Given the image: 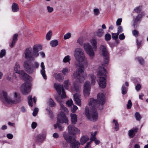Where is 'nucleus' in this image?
<instances>
[{"instance_id": "obj_1", "label": "nucleus", "mask_w": 148, "mask_h": 148, "mask_svg": "<svg viewBox=\"0 0 148 148\" xmlns=\"http://www.w3.org/2000/svg\"><path fill=\"white\" fill-rule=\"evenodd\" d=\"M105 102V96L102 93L98 94L97 100L90 99L89 104L92 108L89 110L88 107H86L85 108V113L87 118L91 121L97 120L98 119V114L95 107H97L100 104L103 105Z\"/></svg>"}, {"instance_id": "obj_2", "label": "nucleus", "mask_w": 148, "mask_h": 148, "mask_svg": "<svg viewBox=\"0 0 148 148\" xmlns=\"http://www.w3.org/2000/svg\"><path fill=\"white\" fill-rule=\"evenodd\" d=\"M74 56L75 58L79 64H77L75 63V64L77 66H79V63L83 62V65L86 67L88 64V61L86 57L84 51L82 49L78 47L76 48L74 52Z\"/></svg>"}, {"instance_id": "obj_3", "label": "nucleus", "mask_w": 148, "mask_h": 148, "mask_svg": "<svg viewBox=\"0 0 148 148\" xmlns=\"http://www.w3.org/2000/svg\"><path fill=\"white\" fill-rule=\"evenodd\" d=\"M86 75L84 73L83 70L79 69L77 71L74 72L72 75V77L74 79H77L81 82L85 79V77Z\"/></svg>"}, {"instance_id": "obj_4", "label": "nucleus", "mask_w": 148, "mask_h": 148, "mask_svg": "<svg viewBox=\"0 0 148 148\" xmlns=\"http://www.w3.org/2000/svg\"><path fill=\"white\" fill-rule=\"evenodd\" d=\"M20 66L19 64L17 62L16 63L14 68L15 72L18 74H19L24 79H29V76L23 70H20Z\"/></svg>"}, {"instance_id": "obj_5", "label": "nucleus", "mask_w": 148, "mask_h": 148, "mask_svg": "<svg viewBox=\"0 0 148 148\" xmlns=\"http://www.w3.org/2000/svg\"><path fill=\"white\" fill-rule=\"evenodd\" d=\"M84 50L90 57L92 58L94 56V53L92 46L88 43H86L84 44Z\"/></svg>"}, {"instance_id": "obj_6", "label": "nucleus", "mask_w": 148, "mask_h": 148, "mask_svg": "<svg viewBox=\"0 0 148 148\" xmlns=\"http://www.w3.org/2000/svg\"><path fill=\"white\" fill-rule=\"evenodd\" d=\"M54 87L59 95H60L61 92H62L61 96L62 99L66 97V94L64 92L63 85L55 83L54 84Z\"/></svg>"}, {"instance_id": "obj_7", "label": "nucleus", "mask_w": 148, "mask_h": 148, "mask_svg": "<svg viewBox=\"0 0 148 148\" xmlns=\"http://www.w3.org/2000/svg\"><path fill=\"white\" fill-rule=\"evenodd\" d=\"M100 49L102 51V55L105 60L104 61V64H102V67L105 66L106 65H107L108 63V59L109 58L108 53L107 52L105 46L101 45L100 47Z\"/></svg>"}, {"instance_id": "obj_8", "label": "nucleus", "mask_w": 148, "mask_h": 148, "mask_svg": "<svg viewBox=\"0 0 148 148\" xmlns=\"http://www.w3.org/2000/svg\"><path fill=\"white\" fill-rule=\"evenodd\" d=\"M24 57L26 59L30 60H34L35 58L33 56L32 52V49L31 47L27 48L26 49L24 52Z\"/></svg>"}, {"instance_id": "obj_9", "label": "nucleus", "mask_w": 148, "mask_h": 148, "mask_svg": "<svg viewBox=\"0 0 148 148\" xmlns=\"http://www.w3.org/2000/svg\"><path fill=\"white\" fill-rule=\"evenodd\" d=\"M30 84L28 83H24L21 86V90L22 94L26 95L28 94L30 91Z\"/></svg>"}, {"instance_id": "obj_10", "label": "nucleus", "mask_w": 148, "mask_h": 148, "mask_svg": "<svg viewBox=\"0 0 148 148\" xmlns=\"http://www.w3.org/2000/svg\"><path fill=\"white\" fill-rule=\"evenodd\" d=\"M68 128L69 133L70 135H74L80 133V130L73 125H70Z\"/></svg>"}, {"instance_id": "obj_11", "label": "nucleus", "mask_w": 148, "mask_h": 148, "mask_svg": "<svg viewBox=\"0 0 148 148\" xmlns=\"http://www.w3.org/2000/svg\"><path fill=\"white\" fill-rule=\"evenodd\" d=\"M91 87L89 82H86L84 85L83 92L85 97H88L90 94Z\"/></svg>"}, {"instance_id": "obj_12", "label": "nucleus", "mask_w": 148, "mask_h": 148, "mask_svg": "<svg viewBox=\"0 0 148 148\" xmlns=\"http://www.w3.org/2000/svg\"><path fill=\"white\" fill-rule=\"evenodd\" d=\"M107 71L104 67L99 66L97 76L98 78H106V76Z\"/></svg>"}, {"instance_id": "obj_13", "label": "nucleus", "mask_w": 148, "mask_h": 148, "mask_svg": "<svg viewBox=\"0 0 148 148\" xmlns=\"http://www.w3.org/2000/svg\"><path fill=\"white\" fill-rule=\"evenodd\" d=\"M65 115L59 114L57 118V121H59V123H66L68 125V120Z\"/></svg>"}, {"instance_id": "obj_14", "label": "nucleus", "mask_w": 148, "mask_h": 148, "mask_svg": "<svg viewBox=\"0 0 148 148\" xmlns=\"http://www.w3.org/2000/svg\"><path fill=\"white\" fill-rule=\"evenodd\" d=\"M42 46L41 45H34L33 47V55L35 58H36L39 56L38 52L42 49Z\"/></svg>"}, {"instance_id": "obj_15", "label": "nucleus", "mask_w": 148, "mask_h": 148, "mask_svg": "<svg viewBox=\"0 0 148 148\" xmlns=\"http://www.w3.org/2000/svg\"><path fill=\"white\" fill-rule=\"evenodd\" d=\"M32 62L29 60H26L24 62L23 66L25 69L26 71L29 73H30L31 68Z\"/></svg>"}, {"instance_id": "obj_16", "label": "nucleus", "mask_w": 148, "mask_h": 148, "mask_svg": "<svg viewBox=\"0 0 148 148\" xmlns=\"http://www.w3.org/2000/svg\"><path fill=\"white\" fill-rule=\"evenodd\" d=\"M106 78H98V83L99 86L102 88H105L106 85Z\"/></svg>"}, {"instance_id": "obj_17", "label": "nucleus", "mask_w": 148, "mask_h": 148, "mask_svg": "<svg viewBox=\"0 0 148 148\" xmlns=\"http://www.w3.org/2000/svg\"><path fill=\"white\" fill-rule=\"evenodd\" d=\"M142 17L141 14H139L134 19L133 25L134 27L138 25V22H140Z\"/></svg>"}, {"instance_id": "obj_18", "label": "nucleus", "mask_w": 148, "mask_h": 148, "mask_svg": "<svg viewBox=\"0 0 148 148\" xmlns=\"http://www.w3.org/2000/svg\"><path fill=\"white\" fill-rule=\"evenodd\" d=\"M74 101L76 104L79 106H81V99H80V95L78 94H75L73 96Z\"/></svg>"}, {"instance_id": "obj_19", "label": "nucleus", "mask_w": 148, "mask_h": 148, "mask_svg": "<svg viewBox=\"0 0 148 148\" xmlns=\"http://www.w3.org/2000/svg\"><path fill=\"white\" fill-rule=\"evenodd\" d=\"M40 67L42 69L40 70V73L42 75V77L45 79H46L47 78V76L45 74V67L43 62H42L41 63Z\"/></svg>"}, {"instance_id": "obj_20", "label": "nucleus", "mask_w": 148, "mask_h": 148, "mask_svg": "<svg viewBox=\"0 0 148 148\" xmlns=\"http://www.w3.org/2000/svg\"><path fill=\"white\" fill-rule=\"evenodd\" d=\"M53 77L55 79L59 82H62L64 78L62 76L61 73H55L53 75Z\"/></svg>"}, {"instance_id": "obj_21", "label": "nucleus", "mask_w": 148, "mask_h": 148, "mask_svg": "<svg viewBox=\"0 0 148 148\" xmlns=\"http://www.w3.org/2000/svg\"><path fill=\"white\" fill-rule=\"evenodd\" d=\"M63 136L66 141L69 143H73L75 141V138L72 137L66 134H63Z\"/></svg>"}, {"instance_id": "obj_22", "label": "nucleus", "mask_w": 148, "mask_h": 148, "mask_svg": "<svg viewBox=\"0 0 148 148\" xmlns=\"http://www.w3.org/2000/svg\"><path fill=\"white\" fill-rule=\"evenodd\" d=\"M39 66V64L37 62H34V63L32 62L30 73H33L34 71L36 69L38 68Z\"/></svg>"}, {"instance_id": "obj_23", "label": "nucleus", "mask_w": 148, "mask_h": 148, "mask_svg": "<svg viewBox=\"0 0 148 148\" xmlns=\"http://www.w3.org/2000/svg\"><path fill=\"white\" fill-rule=\"evenodd\" d=\"M45 137L42 134H39L36 137V142L39 143H42L45 139Z\"/></svg>"}, {"instance_id": "obj_24", "label": "nucleus", "mask_w": 148, "mask_h": 148, "mask_svg": "<svg viewBox=\"0 0 148 148\" xmlns=\"http://www.w3.org/2000/svg\"><path fill=\"white\" fill-rule=\"evenodd\" d=\"M60 110L63 114H67L68 112V110L67 108L61 103H60Z\"/></svg>"}, {"instance_id": "obj_25", "label": "nucleus", "mask_w": 148, "mask_h": 148, "mask_svg": "<svg viewBox=\"0 0 148 148\" xmlns=\"http://www.w3.org/2000/svg\"><path fill=\"white\" fill-rule=\"evenodd\" d=\"M138 129L136 128L129 131L128 135L130 138L133 137L135 135V133L137 132Z\"/></svg>"}, {"instance_id": "obj_26", "label": "nucleus", "mask_w": 148, "mask_h": 148, "mask_svg": "<svg viewBox=\"0 0 148 148\" xmlns=\"http://www.w3.org/2000/svg\"><path fill=\"white\" fill-rule=\"evenodd\" d=\"M71 123L72 124H75L77 121V116L74 114H71Z\"/></svg>"}, {"instance_id": "obj_27", "label": "nucleus", "mask_w": 148, "mask_h": 148, "mask_svg": "<svg viewBox=\"0 0 148 148\" xmlns=\"http://www.w3.org/2000/svg\"><path fill=\"white\" fill-rule=\"evenodd\" d=\"M89 137L87 135L83 136L80 139L81 144L82 145H84L89 140Z\"/></svg>"}, {"instance_id": "obj_28", "label": "nucleus", "mask_w": 148, "mask_h": 148, "mask_svg": "<svg viewBox=\"0 0 148 148\" xmlns=\"http://www.w3.org/2000/svg\"><path fill=\"white\" fill-rule=\"evenodd\" d=\"M54 127L55 129L58 128L59 130L60 131H62L64 128V126L61 125L59 121L57 122L56 124L54 125Z\"/></svg>"}, {"instance_id": "obj_29", "label": "nucleus", "mask_w": 148, "mask_h": 148, "mask_svg": "<svg viewBox=\"0 0 148 148\" xmlns=\"http://www.w3.org/2000/svg\"><path fill=\"white\" fill-rule=\"evenodd\" d=\"M71 144V146L72 148H78L80 144L78 142L76 141L75 139V141L73 143H70Z\"/></svg>"}, {"instance_id": "obj_30", "label": "nucleus", "mask_w": 148, "mask_h": 148, "mask_svg": "<svg viewBox=\"0 0 148 148\" xmlns=\"http://www.w3.org/2000/svg\"><path fill=\"white\" fill-rule=\"evenodd\" d=\"M18 36V34H15L14 35L13 37V40L12 43L10 47H11L12 48L14 46V45L15 44L17 40V38Z\"/></svg>"}, {"instance_id": "obj_31", "label": "nucleus", "mask_w": 148, "mask_h": 148, "mask_svg": "<svg viewBox=\"0 0 148 148\" xmlns=\"http://www.w3.org/2000/svg\"><path fill=\"white\" fill-rule=\"evenodd\" d=\"M104 34L103 30L101 29H99L96 32V35L99 37L103 36Z\"/></svg>"}, {"instance_id": "obj_32", "label": "nucleus", "mask_w": 148, "mask_h": 148, "mask_svg": "<svg viewBox=\"0 0 148 148\" xmlns=\"http://www.w3.org/2000/svg\"><path fill=\"white\" fill-rule=\"evenodd\" d=\"M12 10L14 12H17L18 11L19 8L16 3H14L12 6Z\"/></svg>"}, {"instance_id": "obj_33", "label": "nucleus", "mask_w": 148, "mask_h": 148, "mask_svg": "<svg viewBox=\"0 0 148 148\" xmlns=\"http://www.w3.org/2000/svg\"><path fill=\"white\" fill-rule=\"evenodd\" d=\"M90 43L92 45L93 49L96 50L97 47V42L96 40L95 39H93L91 40Z\"/></svg>"}, {"instance_id": "obj_34", "label": "nucleus", "mask_w": 148, "mask_h": 148, "mask_svg": "<svg viewBox=\"0 0 148 148\" xmlns=\"http://www.w3.org/2000/svg\"><path fill=\"white\" fill-rule=\"evenodd\" d=\"M47 104L51 107H53L56 106V103L54 102L53 100L51 98L49 99Z\"/></svg>"}, {"instance_id": "obj_35", "label": "nucleus", "mask_w": 148, "mask_h": 148, "mask_svg": "<svg viewBox=\"0 0 148 148\" xmlns=\"http://www.w3.org/2000/svg\"><path fill=\"white\" fill-rule=\"evenodd\" d=\"M58 41L57 40H54L51 41L50 42V44L52 47H55L58 44Z\"/></svg>"}, {"instance_id": "obj_36", "label": "nucleus", "mask_w": 148, "mask_h": 148, "mask_svg": "<svg viewBox=\"0 0 148 148\" xmlns=\"http://www.w3.org/2000/svg\"><path fill=\"white\" fill-rule=\"evenodd\" d=\"M84 39L82 36L80 37L77 40V42L80 45H82L84 42Z\"/></svg>"}, {"instance_id": "obj_37", "label": "nucleus", "mask_w": 148, "mask_h": 148, "mask_svg": "<svg viewBox=\"0 0 148 148\" xmlns=\"http://www.w3.org/2000/svg\"><path fill=\"white\" fill-rule=\"evenodd\" d=\"M113 123H114L115 124L114 129L116 131H118L119 129V124L116 120L114 119L113 121Z\"/></svg>"}, {"instance_id": "obj_38", "label": "nucleus", "mask_w": 148, "mask_h": 148, "mask_svg": "<svg viewBox=\"0 0 148 148\" xmlns=\"http://www.w3.org/2000/svg\"><path fill=\"white\" fill-rule=\"evenodd\" d=\"M52 35V32L51 31H49L47 34L46 36V38L48 40H50Z\"/></svg>"}, {"instance_id": "obj_39", "label": "nucleus", "mask_w": 148, "mask_h": 148, "mask_svg": "<svg viewBox=\"0 0 148 148\" xmlns=\"http://www.w3.org/2000/svg\"><path fill=\"white\" fill-rule=\"evenodd\" d=\"M32 95H29L28 98V103L29 106H32L33 104L32 103Z\"/></svg>"}, {"instance_id": "obj_40", "label": "nucleus", "mask_w": 148, "mask_h": 148, "mask_svg": "<svg viewBox=\"0 0 148 148\" xmlns=\"http://www.w3.org/2000/svg\"><path fill=\"white\" fill-rule=\"evenodd\" d=\"M90 77L91 79V84L93 85L95 84V76L93 75H90Z\"/></svg>"}, {"instance_id": "obj_41", "label": "nucleus", "mask_w": 148, "mask_h": 148, "mask_svg": "<svg viewBox=\"0 0 148 148\" xmlns=\"http://www.w3.org/2000/svg\"><path fill=\"white\" fill-rule=\"evenodd\" d=\"M64 87L66 89H68L70 83L69 82V80H65L64 82Z\"/></svg>"}, {"instance_id": "obj_42", "label": "nucleus", "mask_w": 148, "mask_h": 148, "mask_svg": "<svg viewBox=\"0 0 148 148\" xmlns=\"http://www.w3.org/2000/svg\"><path fill=\"white\" fill-rule=\"evenodd\" d=\"M70 60V57L68 55L64 57L63 60V62L65 63L69 62Z\"/></svg>"}, {"instance_id": "obj_43", "label": "nucleus", "mask_w": 148, "mask_h": 148, "mask_svg": "<svg viewBox=\"0 0 148 148\" xmlns=\"http://www.w3.org/2000/svg\"><path fill=\"white\" fill-rule=\"evenodd\" d=\"M135 116L136 120L140 121V120L141 117L139 113L138 112H136L135 113Z\"/></svg>"}, {"instance_id": "obj_44", "label": "nucleus", "mask_w": 148, "mask_h": 148, "mask_svg": "<svg viewBox=\"0 0 148 148\" xmlns=\"http://www.w3.org/2000/svg\"><path fill=\"white\" fill-rule=\"evenodd\" d=\"M119 35V33H112V37L113 39L116 40L118 38V36Z\"/></svg>"}, {"instance_id": "obj_45", "label": "nucleus", "mask_w": 148, "mask_h": 148, "mask_svg": "<svg viewBox=\"0 0 148 148\" xmlns=\"http://www.w3.org/2000/svg\"><path fill=\"white\" fill-rule=\"evenodd\" d=\"M127 89L125 88L124 86H123L122 88V94L125 95L127 93Z\"/></svg>"}, {"instance_id": "obj_46", "label": "nucleus", "mask_w": 148, "mask_h": 148, "mask_svg": "<svg viewBox=\"0 0 148 148\" xmlns=\"http://www.w3.org/2000/svg\"><path fill=\"white\" fill-rule=\"evenodd\" d=\"M105 38L106 40H109L111 39V35L109 34H107L105 35Z\"/></svg>"}, {"instance_id": "obj_47", "label": "nucleus", "mask_w": 148, "mask_h": 148, "mask_svg": "<svg viewBox=\"0 0 148 148\" xmlns=\"http://www.w3.org/2000/svg\"><path fill=\"white\" fill-rule=\"evenodd\" d=\"M62 72L64 75H66L69 72L68 68L66 67L63 69L62 71Z\"/></svg>"}, {"instance_id": "obj_48", "label": "nucleus", "mask_w": 148, "mask_h": 148, "mask_svg": "<svg viewBox=\"0 0 148 148\" xmlns=\"http://www.w3.org/2000/svg\"><path fill=\"white\" fill-rule=\"evenodd\" d=\"M94 14L95 16L98 15L100 13V12L99 9L98 8L94 9L93 10Z\"/></svg>"}, {"instance_id": "obj_49", "label": "nucleus", "mask_w": 148, "mask_h": 148, "mask_svg": "<svg viewBox=\"0 0 148 148\" xmlns=\"http://www.w3.org/2000/svg\"><path fill=\"white\" fill-rule=\"evenodd\" d=\"M5 54V51L4 49L1 50L0 52V58H2L4 56Z\"/></svg>"}, {"instance_id": "obj_50", "label": "nucleus", "mask_w": 148, "mask_h": 148, "mask_svg": "<svg viewBox=\"0 0 148 148\" xmlns=\"http://www.w3.org/2000/svg\"><path fill=\"white\" fill-rule=\"evenodd\" d=\"M132 106V103L130 100H128L127 104V109H129L131 108Z\"/></svg>"}, {"instance_id": "obj_51", "label": "nucleus", "mask_w": 148, "mask_h": 148, "mask_svg": "<svg viewBox=\"0 0 148 148\" xmlns=\"http://www.w3.org/2000/svg\"><path fill=\"white\" fill-rule=\"evenodd\" d=\"M47 9L48 12L49 13H52L53 10V7L49 6L47 7Z\"/></svg>"}, {"instance_id": "obj_52", "label": "nucleus", "mask_w": 148, "mask_h": 148, "mask_svg": "<svg viewBox=\"0 0 148 148\" xmlns=\"http://www.w3.org/2000/svg\"><path fill=\"white\" fill-rule=\"evenodd\" d=\"M73 103V101L71 99H70L67 101L66 103V105L69 106H72Z\"/></svg>"}, {"instance_id": "obj_53", "label": "nucleus", "mask_w": 148, "mask_h": 148, "mask_svg": "<svg viewBox=\"0 0 148 148\" xmlns=\"http://www.w3.org/2000/svg\"><path fill=\"white\" fill-rule=\"evenodd\" d=\"M142 7L141 6H139L138 7L134 9V10L137 13L139 12L141 10V9Z\"/></svg>"}, {"instance_id": "obj_54", "label": "nucleus", "mask_w": 148, "mask_h": 148, "mask_svg": "<svg viewBox=\"0 0 148 148\" xmlns=\"http://www.w3.org/2000/svg\"><path fill=\"white\" fill-rule=\"evenodd\" d=\"M71 37V34L69 33H68L65 34L64 36V39H67Z\"/></svg>"}, {"instance_id": "obj_55", "label": "nucleus", "mask_w": 148, "mask_h": 148, "mask_svg": "<svg viewBox=\"0 0 148 148\" xmlns=\"http://www.w3.org/2000/svg\"><path fill=\"white\" fill-rule=\"evenodd\" d=\"M78 109L77 107L73 105V107L71 108V110L72 112H74Z\"/></svg>"}, {"instance_id": "obj_56", "label": "nucleus", "mask_w": 148, "mask_h": 148, "mask_svg": "<svg viewBox=\"0 0 148 148\" xmlns=\"http://www.w3.org/2000/svg\"><path fill=\"white\" fill-rule=\"evenodd\" d=\"M137 59L141 64H143L144 63V60L141 58L138 57L136 58Z\"/></svg>"}, {"instance_id": "obj_57", "label": "nucleus", "mask_w": 148, "mask_h": 148, "mask_svg": "<svg viewBox=\"0 0 148 148\" xmlns=\"http://www.w3.org/2000/svg\"><path fill=\"white\" fill-rule=\"evenodd\" d=\"M38 112V109L37 108H35L34 110L33 115L34 116H36Z\"/></svg>"}, {"instance_id": "obj_58", "label": "nucleus", "mask_w": 148, "mask_h": 148, "mask_svg": "<svg viewBox=\"0 0 148 148\" xmlns=\"http://www.w3.org/2000/svg\"><path fill=\"white\" fill-rule=\"evenodd\" d=\"M132 33L133 35L136 37H137L138 36L139 33L136 30H133L132 32Z\"/></svg>"}, {"instance_id": "obj_59", "label": "nucleus", "mask_w": 148, "mask_h": 148, "mask_svg": "<svg viewBox=\"0 0 148 148\" xmlns=\"http://www.w3.org/2000/svg\"><path fill=\"white\" fill-rule=\"evenodd\" d=\"M122 21V19L121 18L117 19L116 22V24L117 25H121Z\"/></svg>"}, {"instance_id": "obj_60", "label": "nucleus", "mask_w": 148, "mask_h": 148, "mask_svg": "<svg viewBox=\"0 0 148 148\" xmlns=\"http://www.w3.org/2000/svg\"><path fill=\"white\" fill-rule=\"evenodd\" d=\"M125 38V36L123 33L120 34L119 36V38L121 40H124Z\"/></svg>"}, {"instance_id": "obj_61", "label": "nucleus", "mask_w": 148, "mask_h": 148, "mask_svg": "<svg viewBox=\"0 0 148 148\" xmlns=\"http://www.w3.org/2000/svg\"><path fill=\"white\" fill-rule=\"evenodd\" d=\"M96 139L95 136L93 135V134L91 133L90 140L92 142V141H94Z\"/></svg>"}, {"instance_id": "obj_62", "label": "nucleus", "mask_w": 148, "mask_h": 148, "mask_svg": "<svg viewBox=\"0 0 148 148\" xmlns=\"http://www.w3.org/2000/svg\"><path fill=\"white\" fill-rule=\"evenodd\" d=\"M123 31V29L122 27L120 26L118 27V28L117 33H119H119L122 32Z\"/></svg>"}, {"instance_id": "obj_63", "label": "nucleus", "mask_w": 148, "mask_h": 148, "mask_svg": "<svg viewBox=\"0 0 148 148\" xmlns=\"http://www.w3.org/2000/svg\"><path fill=\"white\" fill-rule=\"evenodd\" d=\"M141 88V85L139 84H137L136 86V89L138 91Z\"/></svg>"}, {"instance_id": "obj_64", "label": "nucleus", "mask_w": 148, "mask_h": 148, "mask_svg": "<svg viewBox=\"0 0 148 148\" xmlns=\"http://www.w3.org/2000/svg\"><path fill=\"white\" fill-rule=\"evenodd\" d=\"M37 124L36 122H33L32 124V127L34 129H35L37 126Z\"/></svg>"}]
</instances>
